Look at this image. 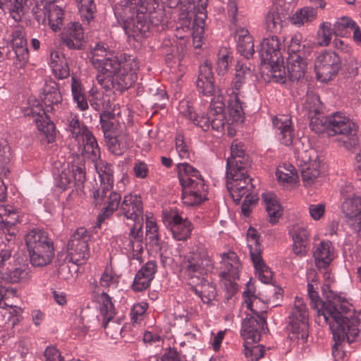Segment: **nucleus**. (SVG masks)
Here are the masks:
<instances>
[{
    "mask_svg": "<svg viewBox=\"0 0 361 361\" xmlns=\"http://www.w3.org/2000/svg\"><path fill=\"white\" fill-rule=\"evenodd\" d=\"M329 135L336 136L340 146L351 150L358 145V126L345 114L336 112L329 116Z\"/></svg>",
    "mask_w": 361,
    "mask_h": 361,
    "instance_id": "2eb2a0df",
    "label": "nucleus"
},
{
    "mask_svg": "<svg viewBox=\"0 0 361 361\" xmlns=\"http://www.w3.org/2000/svg\"><path fill=\"white\" fill-rule=\"evenodd\" d=\"M85 180V172L83 165L62 166L61 171L55 178L56 185L66 190L73 185L80 186Z\"/></svg>",
    "mask_w": 361,
    "mask_h": 361,
    "instance_id": "a878e982",
    "label": "nucleus"
},
{
    "mask_svg": "<svg viewBox=\"0 0 361 361\" xmlns=\"http://www.w3.org/2000/svg\"><path fill=\"white\" fill-rule=\"evenodd\" d=\"M62 101V97L56 83H51L50 87L44 90L43 102L47 111H55ZM25 116H31L36 123L38 130L44 136L48 143H52L55 139V127L53 122L46 115L42 103L35 97H30L27 106L23 108Z\"/></svg>",
    "mask_w": 361,
    "mask_h": 361,
    "instance_id": "39448f33",
    "label": "nucleus"
},
{
    "mask_svg": "<svg viewBox=\"0 0 361 361\" xmlns=\"http://www.w3.org/2000/svg\"><path fill=\"white\" fill-rule=\"evenodd\" d=\"M25 243L32 266L44 267L51 262L54 257V247L47 231L39 228L31 229L25 235Z\"/></svg>",
    "mask_w": 361,
    "mask_h": 361,
    "instance_id": "9d476101",
    "label": "nucleus"
},
{
    "mask_svg": "<svg viewBox=\"0 0 361 361\" xmlns=\"http://www.w3.org/2000/svg\"><path fill=\"white\" fill-rule=\"evenodd\" d=\"M340 59L334 51H322L317 57L314 70L318 80L326 82L331 80L340 69Z\"/></svg>",
    "mask_w": 361,
    "mask_h": 361,
    "instance_id": "5701e85b",
    "label": "nucleus"
},
{
    "mask_svg": "<svg viewBox=\"0 0 361 361\" xmlns=\"http://www.w3.org/2000/svg\"><path fill=\"white\" fill-rule=\"evenodd\" d=\"M324 295L326 296L327 301L323 303L317 291L308 293L310 299L311 307L317 310L319 317L322 316L324 317V312H326L327 306L330 305V303H333V300H334L335 298L338 297L341 299V300L347 301L343 297L334 293L333 291L326 292Z\"/></svg>",
    "mask_w": 361,
    "mask_h": 361,
    "instance_id": "a19ab883",
    "label": "nucleus"
},
{
    "mask_svg": "<svg viewBox=\"0 0 361 361\" xmlns=\"http://www.w3.org/2000/svg\"><path fill=\"white\" fill-rule=\"evenodd\" d=\"M35 19L42 24L47 20L49 25L54 32L61 30L63 20V11L54 2L34 6L31 8Z\"/></svg>",
    "mask_w": 361,
    "mask_h": 361,
    "instance_id": "4be33fe9",
    "label": "nucleus"
},
{
    "mask_svg": "<svg viewBox=\"0 0 361 361\" xmlns=\"http://www.w3.org/2000/svg\"><path fill=\"white\" fill-rule=\"evenodd\" d=\"M221 264L224 269L221 273L224 285L228 291L233 294L238 288L235 281L239 277L240 264L238 257L234 252L223 253Z\"/></svg>",
    "mask_w": 361,
    "mask_h": 361,
    "instance_id": "393cba45",
    "label": "nucleus"
},
{
    "mask_svg": "<svg viewBox=\"0 0 361 361\" xmlns=\"http://www.w3.org/2000/svg\"><path fill=\"white\" fill-rule=\"evenodd\" d=\"M310 118V127L317 133H326L329 135V116L317 114L308 117Z\"/></svg>",
    "mask_w": 361,
    "mask_h": 361,
    "instance_id": "bf43d9fd",
    "label": "nucleus"
},
{
    "mask_svg": "<svg viewBox=\"0 0 361 361\" xmlns=\"http://www.w3.org/2000/svg\"><path fill=\"white\" fill-rule=\"evenodd\" d=\"M317 16V9L312 7H303L293 15L290 21L293 25L300 27L305 23L314 20Z\"/></svg>",
    "mask_w": 361,
    "mask_h": 361,
    "instance_id": "09e8293b",
    "label": "nucleus"
},
{
    "mask_svg": "<svg viewBox=\"0 0 361 361\" xmlns=\"http://www.w3.org/2000/svg\"><path fill=\"white\" fill-rule=\"evenodd\" d=\"M334 34V27H331V23H322L317 32L316 39L317 44L321 47H327L330 44Z\"/></svg>",
    "mask_w": 361,
    "mask_h": 361,
    "instance_id": "5fc2aeb1",
    "label": "nucleus"
},
{
    "mask_svg": "<svg viewBox=\"0 0 361 361\" xmlns=\"http://www.w3.org/2000/svg\"><path fill=\"white\" fill-rule=\"evenodd\" d=\"M100 303V313L103 317L102 326L104 328L107 327V325L114 318L116 312L115 308L112 303L111 299L109 295L105 293H103L99 297Z\"/></svg>",
    "mask_w": 361,
    "mask_h": 361,
    "instance_id": "49530a36",
    "label": "nucleus"
},
{
    "mask_svg": "<svg viewBox=\"0 0 361 361\" xmlns=\"http://www.w3.org/2000/svg\"><path fill=\"white\" fill-rule=\"evenodd\" d=\"M244 341V355L247 361H258L264 356V350L262 345H256L257 342Z\"/></svg>",
    "mask_w": 361,
    "mask_h": 361,
    "instance_id": "4d7b16f0",
    "label": "nucleus"
},
{
    "mask_svg": "<svg viewBox=\"0 0 361 361\" xmlns=\"http://www.w3.org/2000/svg\"><path fill=\"white\" fill-rule=\"evenodd\" d=\"M63 44L71 49H80L85 42L84 29L78 22H70L61 33Z\"/></svg>",
    "mask_w": 361,
    "mask_h": 361,
    "instance_id": "c756f323",
    "label": "nucleus"
},
{
    "mask_svg": "<svg viewBox=\"0 0 361 361\" xmlns=\"http://www.w3.org/2000/svg\"><path fill=\"white\" fill-rule=\"evenodd\" d=\"M162 221L176 240H186L190 235L192 226L187 218H183L175 211H164Z\"/></svg>",
    "mask_w": 361,
    "mask_h": 361,
    "instance_id": "b1692460",
    "label": "nucleus"
},
{
    "mask_svg": "<svg viewBox=\"0 0 361 361\" xmlns=\"http://www.w3.org/2000/svg\"><path fill=\"white\" fill-rule=\"evenodd\" d=\"M147 307L148 305L144 302L133 305L130 312L131 321L133 324H141L145 319Z\"/></svg>",
    "mask_w": 361,
    "mask_h": 361,
    "instance_id": "680f3d73",
    "label": "nucleus"
},
{
    "mask_svg": "<svg viewBox=\"0 0 361 361\" xmlns=\"http://www.w3.org/2000/svg\"><path fill=\"white\" fill-rule=\"evenodd\" d=\"M276 176L279 183L288 190L295 188L299 182L295 168L289 163L279 165L276 171Z\"/></svg>",
    "mask_w": 361,
    "mask_h": 361,
    "instance_id": "f704fd0d",
    "label": "nucleus"
},
{
    "mask_svg": "<svg viewBox=\"0 0 361 361\" xmlns=\"http://www.w3.org/2000/svg\"><path fill=\"white\" fill-rule=\"evenodd\" d=\"M237 49L240 54L246 59H250L255 52L252 37L247 28L238 27L235 32Z\"/></svg>",
    "mask_w": 361,
    "mask_h": 361,
    "instance_id": "58836bf2",
    "label": "nucleus"
},
{
    "mask_svg": "<svg viewBox=\"0 0 361 361\" xmlns=\"http://www.w3.org/2000/svg\"><path fill=\"white\" fill-rule=\"evenodd\" d=\"M262 200L269 221L271 224H276L283 213V208L278 197L274 192H266L262 194Z\"/></svg>",
    "mask_w": 361,
    "mask_h": 361,
    "instance_id": "c9c22d12",
    "label": "nucleus"
},
{
    "mask_svg": "<svg viewBox=\"0 0 361 361\" xmlns=\"http://www.w3.org/2000/svg\"><path fill=\"white\" fill-rule=\"evenodd\" d=\"M182 186V201L187 206H195L207 199V188L200 172L187 163L177 166Z\"/></svg>",
    "mask_w": 361,
    "mask_h": 361,
    "instance_id": "6e6552de",
    "label": "nucleus"
},
{
    "mask_svg": "<svg viewBox=\"0 0 361 361\" xmlns=\"http://www.w3.org/2000/svg\"><path fill=\"white\" fill-rule=\"evenodd\" d=\"M0 0V8L10 13L11 17L16 21L21 20L23 16L26 13L28 2L31 4L30 0Z\"/></svg>",
    "mask_w": 361,
    "mask_h": 361,
    "instance_id": "ea45409f",
    "label": "nucleus"
},
{
    "mask_svg": "<svg viewBox=\"0 0 361 361\" xmlns=\"http://www.w3.org/2000/svg\"><path fill=\"white\" fill-rule=\"evenodd\" d=\"M180 4L187 11L183 13L179 18V26L177 27L175 36L180 39L179 44L181 51L183 50L188 42V37L191 34L192 44L195 49L200 48L202 45L205 22L202 17L196 16L194 18L192 32L190 29V20L193 15L192 11L197 10L198 12L204 11L207 5V0H180Z\"/></svg>",
    "mask_w": 361,
    "mask_h": 361,
    "instance_id": "423d86ee",
    "label": "nucleus"
},
{
    "mask_svg": "<svg viewBox=\"0 0 361 361\" xmlns=\"http://www.w3.org/2000/svg\"><path fill=\"white\" fill-rule=\"evenodd\" d=\"M247 244L259 279L264 283H270L273 273L262 259V246L259 241V235L257 231L253 228L247 230Z\"/></svg>",
    "mask_w": 361,
    "mask_h": 361,
    "instance_id": "aec40b11",
    "label": "nucleus"
},
{
    "mask_svg": "<svg viewBox=\"0 0 361 361\" xmlns=\"http://www.w3.org/2000/svg\"><path fill=\"white\" fill-rule=\"evenodd\" d=\"M335 298L333 303L327 306L324 312V319L326 322L333 334L335 344L332 348V356L335 361H343L344 351L339 343L345 339L353 342L360 331V321L352 305L348 301Z\"/></svg>",
    "mask_w": 361,
    "mask_h": 361,
    "instance_id": "f03ea898",
    "label": "nucleus"
},
{
    "mask_svg": "<svg viewBox=\"0 0 361 361\" xmlns=\"http://www.w3.org/2000/svg\"><path fill=\"white\" fill-rule=\"evenodd\" d=\"M81 15L87 20L93 18L95 4L93 0H75Z\"/></svg>",
    "mask_w": 361,
    "mask_h": 361,
    "instance_id": "e2e57ef3",
    "label": "nucleus"
},
{
    "mask_svg": "<svg viewBox=\"0 0 361 361\" xmlns=\"http://www.w3.org/2000/svg\"><path fill=\"white\" fill-rule=\"evenodd\" d=\"M91 63L97 71L96 80L104 89L123 91L137 80L139 63L126 54L120 59L104 43H97L91 51Z\"/></svg>",
    "mask_w": 361,
    "mask_h": 361,
    "instance_id": "f257e3e1",
    "label": "nucleus"
},
{
    "mask_svg": "<svg viewBox=\"0 0 361 361\" xmlns=\"http://www.w3.org/2000/svg\"><path fill=\"white\" fill-rule=\"evenodd\" d=\"M290 340L298 344L305 343L308 338V312L302 298L296 296L287 326Z\"/></svg>",
    "mask_w": 361,
    "mask_h": 361,
    "instance_id": "f3484780",
    "label": "nucleus"
},
{
    "mask_svg": "<svg viewBox=\"0 0 361 361\" xmlns=\"http://www.w3.org/2000/svg\"><path fill=\"white\" fill-rule=\"evenodd\" d=\"M142 221L140 223L135 222L133 227L131 228L128 244L126 247L128 251L139 252L142 250Z\"/></svg>",
    "mask_w": 361,
    "mask_h": 361,
    "instance_id": "a18cd8bd",
    "label": "nucleus"
},
{
    "mask_svg": "<svg viewBox=\"0 0 361 361\" xmlns=\"http://www.w3.org/2000/svg\"><path fill=\"white\" fill-rule=\"evenodd\" d=\"M342 211L349 227L355 233L361 232V197L347 198L343 202Z\"/></svg>",
    "mask_w": 361,
    "mask_h": 361,
    "instance_id": "c85d7f7f",
    "label": "nucleus"
},
{
    "mask_svg": "<svg viewBox=\"0 0 361 361\" xmlns=\"http://www.w3.org/2000/svg\"><path fill=\"white\" fill-rule=\"evenodd\" d=\"M114 13L123 22V30L129 36L143 37L149 31L150 23L157 24L155 0H114Z\"/></svg>",
    "mask_w": 361,
    "mask_h": 361,
    "instance_id": "7ed1b4c3",
    "label": "nucleus"
},
{
    "mask_svg": "<svg viewBox=\"0 0 361 361\" xmlns=\"http://www.w3.org/2000/svg\"><path fill=\"white\" fill-rule=\"evenodd\" d=\"M309 231L307 228L295 225L292 227L290 230V235L292 238L293 241L295 242H308Z\"/></svg>",
    "mask_w": 361,
    "mask_h": 361,
    "instance_id": "69168bd1",
    "label": "nucleus"
},
{
    "mask_svg": "<svg viewBox=\"0 0 361 361\" xmlns=\"http://www.w3.org/2000/svg\"><path fill=\"white\" fill-rule=\"evenodd\" d=\"M313 258L317 269H326L336 258V251L332 243L329 240H323L314 246Z\"/></svg>",
    "mask_w": 361,
    "mask_h": 361,
    "instance_id": "2f4dec72",
    "label": "nucleus"
},
{
    "mask_svg": "<svg viewBox=\"0 0 361 361\" xmlns=\"http://www.w3.org/2000/svg\"><path fill=\"white\" fill-rule=\"evenodd\" d=\"M224 108H225L224 97L221 94L216 95L212 98L206 116H197L192 111V106L188 100L180 101L178 106V110L180 114L188 118L204 131L209 130L210 128L216 131L223 129L224 125Z\"/></svg>",
    "mask_w": 361,
    "mask_h": 361,
    "instance_id": "1a4fd4ad",
    "label": "nucleus"
},
{
    "mask_svg": "<svg viewBox=\"0 0 361 361\" xmlns=\"http://www.w3.org/2000/svg\"><path fill=\"white\" fill-rule=\"evenodd\" d=\"M196 85L198 91L203 94L209 96L214 94V97L216 96L212 63L210 61L206 60L204 63L200 66ZM218 94H216V95ZM220 94L222 95L221 94Z\"/></svg>",
    "mask_w": 361,
    "mask_h": 361,
    "instance_id": "7c9ffc66",
    "label": "nucleus"
},
{
    "mask_svg": "<svg viewBox=\"0 0 361 361\" xmlns=\"http://www.w3.org/2000/svg\"><path fill=\"white\" fill-rule=\"evenodd\" d=\"M90 235L84 228H78L71 236L68 243L69 261L77 265L86 263L90 256L88 242Z\"/></svg>",
    "mask_w": 361,
    "mask_h": 361,
    "instance_id": "6ab92c4d",
    "label": "nucleus"
},
{
    "mask_svg": "<svg viewBox=\"0 0 361 361\" xmlns=\"http://www.w3.org/2000/svg\"><path fill=\"white\" fill-rule=\"evenodd\" d=\"M322 106L318 95L313 93H307L302 103V109L307 117L319 114Z\"/></svg>",
    "mask_w": 361,
    "mask_h": 361,
    "instance_id": "6e6d98bb",
    "label": "nucleus"
},
{
    "mask_svg": "<svg viewBox=\"0 0 361 361\" xmlns=\"http://www.w3.org/2000/svg\"><path fill=\"white\" fill-rule=\"evenodd\" d=\"M300 167L305 186L314 185L320 175L321 163L314 149L304 150L299 154Z\"/></svg>",
    "mask_w": 361,
    "mask_h": 361,
    "instance_id": "412c9836",
    "label": "nucleus"
},
{
    "mask_svg": "<svg viewBox=\"0 0 361 361\" xmlns=\"http://www.w3.org/2000/svg\"><path fill=\"white\" fill-rule=\"evenodd\" d=\"M133 171L137 178L144 179L147 177L149 168L145 162L136 160L134 163Z\"/></svg>",
    "mask_w": 361,
    "mask_h": 361,
    "instance_id": "774afa93",
    "label": "nucleus"
},
{
    "mask_svg": "<svg viewBox=\"0 0 361 361\" xmlns=\"http://www.w3.org/2000/svg\"><path fill=\"white\" fill-rule=\"evenodd\" d=\"M231 61L232 56L231 51L226 47L221 48L218 53L216 61V71L219 75H224L227 73Z\"/></svg>",
    "mask_w": 361,
    "mask_h": 361,
    "instance_id": "13d9d810",
    "label": "nucleus"
},
{
    "mask_svg": "<svg viewBox=\"0 0 361 361\" xmlns=\"http://www.w3.org/2000/svg\"><path fill=\"white\" fill-rule=\"evenodd\" d=\"M182 271L192 281V288L204 303L209 304L216 298L215 286L204 277L201 278L211 269V261L199 254L192 253L181 263Z\"/></svg>",
    "mask_w": 361,
    "mask_h": 361,
    "instance_id": "0eeeda50",
    "label": "nucleus"
},
{
    "mask_svg": "<svg viewBox=\"0 0 361 361\" xmlns=\"http://www.w3.org/2000/svg\"><path fill=\"white\" fill-rule=\"evenodd\" d=\"M286 15L280 13L277 8H271L265 17V27L271 32H280L283 26Z\"/></svg>",
    "mask_w": 361,
    "mask_h": 361,
    "instance_id": "37998d69",
    "label": "nucleus"
},
{
    "mask_svg": "<svg viewBox=\"0 0 361 361\" xmlns=\"http://www.w3.org/2000/svg\"><path fill=\"white\" fill-rule=\"evenodd\" d=\"M157 264L154 261L147 262L136 274L133 288L135 291L147 289L154 277Z\"/></svg>",
    "mask_w": 361,
    "mask_h": 361,
    "instance_id": "72a5a7b5",
    "label": "nucleus"
},
{
    "mask_svg": "<svg viewBox=\"0 0 361 361\" xmlns=\"http://www.w3.org/2000/svg\"><path fill=\"white\" fill-rule=\"evenodd\" d=\"M66 130L71 133L74 144L71 150L73 154L78 156L84 152L90 154V150L95 157L98 154V144L95 137L86 126L82 125L75 115H70L67 118Z\"/></svg>",
    "mask_w": 361,
    "mask_h": 361,
    "instance_id": "dca6fc26",
    "label": "nucleus"
},
{
    "mask_svg": "<svg viewBox=\"0 0 361 361\" xmlns=\"http://www.w3.org/2000/svg\"><path fill=\"white\" fill-rule=\"evenodd\" d=\"M286 71V79L288 78L292 81H299L305 75L307 68V56L311 52V47L305 41L300 33L295 34L288 45Z\"/></svg>",
    "mask_w": 361,
    "mask_h": 361,
    "instance_id": "ddd939ff",
    "label": "nucleus"
},
{
    "mask_svg": "<svg viewBox=\"0 0 361 361\" xmlns=\"http://www.w3.org/2000/svg\"><path fill=\"white\" fill-rule=\"evenodd\" d=\"M245 80L235 76L231 87L228 90L229 97L228 109L231 119L235 122H240L243 118V109L240 100L241 87Z\"/></svg>",
    "mask_w": 361,
    "mask_h": 361,
    "instance_id": "bb28decb",
    "label": "nucleus"
},
{
    "mask_svg": "<svg viewBox=\"0 0 361 361\" xmlns=\"http://www.w3.org/2000/svg\"><path fill=\"white\" fill-rule=\"evenodd\" d=\"M49 66L52 73L58 79H64L70 74V69L64 54L59 50H54L51 52Z\"/></svg>",
    "mask_w": 361,
    "mask_h": 361,
    "instance_id": "e433bc0d",
    "label": "nucleus"
},
{
    "mask_svg": "<svg viewBox=\"0 0 361 361\" xmlns=\"http://www.w3.org/2000/svg\"><path fill=\"white\" fill-rule=\"evenodd\" d=\"M71 80V93L73 102L76 104V108L78 110L81 111H86L89 106L81 82L75 76H72Z\"/></svg>",
    "mask_w": 361,
    "mask_h": 361,
    "instance_id": "79ce46f5",
    "label": "nucleus"
},
{
    "mask_svg": "<svg viewBox=\"0 0 361 361\" xmlns=\"http://www.w3.org/2000/svg\"><path fill=\"white\" fill-rule=\"evenodd\" d=\"M358 25L350 17L338 18L334 24V32L336 36L347 37L350 36Z\"/></svg>",
    "mask_w": 361,
    "mask_h": 361,
    "instance_id": "c03bdc74",
    "label": "nucleus"
},
{
    "mask_svg": "<svg viewBox=\"0 0 361 361\" xmlns=\"http://www.w3.org/2000/svg\"><path fill=\"white\" fill-rule=\"evenodd\" d=\"M226 186L234 200L238 203L244 197L246 202H256L257 197L253 192L254 184L247 175V168L243 166L233 168L232 161H228L226 169Z\"/></svg>",
    "mask_w": 361,
    "mask_h": 361,
    "instance_id": "4468645a",
    "label": "nucleus"
},
{
    "mask_svg": "<svg viewBox=\"0 0 361 361\" xmlns=\"http://www.w3.org/2000/svg\"><path fill=\"white\" fill-rule=\"evenodd\" d=\"M11 147L6 140H0V176H6L10 172Z\"/></svg>",
    "mask_w": 361,
    "mask_h": 361,
    "instance_id": "603ef678",
    "label": "nucleus"
},
{
    "mask_svg": "<svg viewBox=\"0 0 361 361\" xmlns=\"http://www.w3.org/2000/svg\"><path fill=\"white\" fill-rule=\"evenodd\" d=\"M146 233L152 240L157 241L159 239L158 226L152 214H145Z\"/></svg>",
    "mask_w": 361,
    "mask_h": 361,
    "instance_id": "0e129e2a",
    "label": "nucleus"
},
{
    "mask_svg": "<svg viewBox=\"0 0 361 361\" xmlns=\"http://www.w3.org/2000/svg\"><path fill=\"white\" fill-rule=\"evenodd\" d=\"M121 276L111 267H107L102 273L99 283L102 287L109 289H116L120 281Z\"/></svg>",
    "mask_w": 361,
    "mask_h": 361,
    "instance_id": "864d4df0",
    "label": "nucleus"
},
{
    "mask_svg": "<svg viewBox=\"0 0 361 361\" xmlns=\"http://www.w3.org/2000/svg\"><path fill=\"white\" fill-rule=\"evenodd\" d=\"M131 139L123 128L114 135H107L106 139L109 150L114 154H123L129 147Z\"/></svg>",
    "mask_w": 361,
    "mask_h": 361,
    "instance_id": "4c0bfd02",
    "label": "nucleus"
},
{
    "mask_svg": "<svg viewBox=\"0 0 361 361\" xmlns=\"http://www.w3.org/2000/svg\"><path fill=\"white\" fill-rule=\"evenodd\" d=\"M30 277L27 266L16 262L12 247L9 246L0 250V282L23 283Z\"/></svg>",
    "mask_w": 361,
    "mask_h": 361,
    "instance_id": "a211bd4d",
    "label": "nucleus"
},
{
    "mask_svg": "<svg viewBox=\"0 0 361 361\" xmlns=\"http://www.w3.org/2000/svg\"><path fill=\"white\" fill-rule=\"evenodd\" d=\"M85 159L94 163V169L99 178V186L92 190V196L96 205L106 203L102 214L98 216V226L102 221L111 216L118 207L121 202L119 193L111 191L114 185V170L112 166L100 159V149L98 147V154L93 157L91 150L82 152Z\"/></svg>",
    "mask_w": 361,
    "mask_h": 361,
    "instance_id": "20e7f679",
    "label": "nucleus"
},
{
    "mask_svg": "<svg viewBox=\"0 0 361 361\" xmlns=\"http://www.w3.org/2000/svg\"><path fill=\"white\" fill-rule=\"evenodd\" d=\"M232 161L233 168H239L240 166L247 168L248 159L245 157V152L240 143H233L231 147V156L227 159L226 169L228 168V161Z\"/></svg>",
    "mask_w": 361,
    "mask_h": 361,
    "instance_id": "8fccbe9b",
    "label": "nucleus"
},
{
    "mask_svg": "<svg viewBox=\"0 0 361 361\" xmlns=\"http://www.w3.org/2000/svg\"><path fill=\"white\" fill-rule=\"evenodd\" d=\"M102 128L104 134L105 139L107 135H114L119 133L121 128L124 129L118 122L115 120L114 116L110 112H104L100 116Z\"/></svg>",
    "mask_w": 361,
    "mask_h": 361,
    "instance_id": "de8ad7c7",
    "label": "nucleus"
},
{
    "mask_svg": "<svg viewBox=\"0 0 361 361\" xmlns=\"http://www.w3.org/2000/svg\"><path fill=\"white\" fill-rule=\"evenodd\" d=\"M243 305L249 310L252 314H247L242 323L241 335L244 340L249 342H258L260 340L261 334L265 332L267 323L263 316L264 311H259L256 306L259 302L255 295L252 287L247 285L246 290L243 292Z\"/></svg>",
    "mask_w": 361,
    "mask_h": 361,
    "instance_id": "9b49d317",
    "label": "nucleus"
},
{
    "mask_svg": "<svg viewBox=\"0 0 361 361\" xmlns=\"http://www.w3.org/2000/svg\"><path fill=\"white\" fill-rule=\"evenodd\" d=\"M273 125L280 142L284 145H290L293 141V129L290 118L286 115L277 116L273 119Z\"/></svg>",
    "mask_w": 361,
    "mask_h": 361,
    "instance_id": "473e14b6",
    "label": "nucleus"
},
{
    "mask_svg": "<svg viewBox=\"0 0 361 361\" xmlns=\"http://www.w3.org/2000/svg\"><path fill=\"white\" fill-rule=\"evenodd\" d=\"M121 214L127 219L140 223L143 221V205L141 197L128 193L123 197L120 206Z\"/></svg>",
    "mask_w": 361,
    "mask_h": 361,
    "instance_id": "cd10ccee",
    "label": "nucleus"
},
{
    "mask_svg": "<svg viewBox=\"0 0 361 361\" xmlns=\"http://www.w3.org/2000/svg\"><path fill=\"white\" fill-rule=\"evenodd\" d=\"M19 42L13 39V49L16 54V64L19 67L24 66L29 59V53L27 47V42L23 37H19Z\"/></svg>",
    "mask_w": 361,
    "mask_h": 361,
    "instance_id": "3c124183",
    "label": "nucleus"
},
{
    "mask_svg": "<svg viewBox=\"0 0 361 361\" xmlns=\"http://www.w3.org/2000/svg\"><path fill=\"white\" fill-rule=\"evenodd\" d=\"M282 47L283 43L280 39L276 35H272L262 39L259 49L260 58L264 66L269 70V76L274 82L281 84L286 82Z\"/></svg>",
    "mask_w": 361,
    "mask_h": 361,
    "instance_id": "f8f14e48",
    "label": "nucleus"
},
{
    "mask_svg": "<svg viewBox=\"0 0 361 361\" xmlns=\"http://www.w3.org/2000/svg\"><path fill=\"white\" fill-rule=\"evenodd\" d=\"M143 341L149 345L161 347L164 343V338L158 331H147L143 335Z\"/></svg>",
    "mask_w": 361,
    "mask_h": 361,
    "instance_id": "338daca9",
    "label": "nucleus"
},
{
    "mask_svg": "<svg viewBox=\"0 0 361 361\" xmlns=\"http://www.w3.org/2000/svg\"><path fill=\"white\" fill-rule=\"evenodd\" d=\"M76 266L78 265L73 263L71 265L66 263L63 264L59 269V277L68 282L73 281L77 277V271L78 270Z\"/></svg>",
    "mask_w": 361,
    "mask_h": 361,
    "instance_id": "052dcab7",
    "label": "nucleus"
}]
</instances>
